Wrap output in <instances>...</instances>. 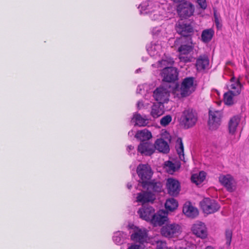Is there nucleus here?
<instances>
[{
    "label": "nucleus",
    "mask_w": 249,
    "mask_h": 249,
    "mask_svg": "<svg viewBox=\"0 0 249 249\" xmlns=\"http://www.w3.org/2000/svg\"><path fill=\"white\" fill-rule=\"evenodd\" d=\"M163 5L157 0H151L141 4L140 12L141 14H149L153 20L160 18L163 12Z\"/></svg>",
    "instance_id": "f257e3e1"
},
{
    "label": "nucleus",
    "mask_w": 249,
    "mask_h": 249,
    "mask_svg": "<svg viewBox=\"0 0 249 249\" xmlns=\"http://www.w3.org/2000/svg\"><path fill=\"white\" fill-rule=\"evenodd\" d=\"M197 118V114L196 111L192 108H188L182 112L180 123L184 128L188 129L195 125Z\"/></svg>",
    "instance_id": "f03ea898"
},
{
    "label": "nucleus",
    "mask_w": 249,
    "mask_h": 249,
    "mask_svg": "<svg viewBox=\"0 0 249 249\" xmlns=\"http://www.w3.org/2000/svg\"><path fill=\"white\" fill-rule=\"evenodd\" d=\"M137 173L140 178L139 184L142 187L150 180L153 172L150 166L146 164H139L137 168Z\"/></svg>",
    "instance_id": "7ed1b4c3"
},
{
    "label": "nucleus",
    "mask_w": 249,
    "mask_h": 249,
    "mask_svg": "<svg viewBox=\"0 0 249 249\" xmlns=\"http://www.w3.org/2000/svg\"><path fill=\"white\" fill-rule=\"evenodd\" d=\"M196 85L195 84V78L187 77L183 79L180 87V94L182 97L189 96L196 89Z\"/></svg>",
    "instance_id": "20e7f679"
},
{
    "label": "nucleus",
    "mask_w": 249,
    "mask_h": 249,
    "mask_svg": "<svg viewBox=\"0 0 249 249\" xmlns=\"http://www.w3.org/2000/svg\"><path fill=\"white\" fill-rule=\"evenodd\" d=\"M203 212L207 214H211L217 212L220 208L219 205L213 199L205 198L200 202Z\"/></svg>",
    "instance_id": "39448f33"
},
{
    "label": "nucleus",
    "mask_w": 249,
    "mask_h": 249,
    "mask_svg": "<svg viewBox=\"0 0 249 249\" xmlns=\"http://www.w3.org/2000/svg\"><path fill=\"white\" fill-rule=\"evenodd\" d=\"M177 32L184 36H188L194 32V26L192 22L182 20L178 21L176 24Z\"/></svg>",
    "instance_id": "423d86ee"
},
{
    "label": "nucleus",
    "mask_w": 249,
    "mask_h": 249,
    "mask_svg": "<svg viewBox=\"0 0 249 249\" xmlns=\"http://www.w3.org/2000/svg\"><path fill=\"white\" fill-rule=\"evenodd\" d=\"M208 124L210 129L215 130L218 128L221 124V120L222 113L221 111L210 110L209 111Z\"/></svg>",
    "instance_id": "0eeeda50"
},
{
    "label": "nucleus",
    "mask_w": 249,
    "mask_h": 249,
    "mask_svg": "<svg viewBox=\"0 0 249 249\" xmlns=\"http://www.w3.org/2000/svg\"><path fill=\"white\" fill-rule=\"evenodd\" d=\"M180 231V226L175 223L167 224L163 226L160 230L162 235L169 238L177 236Z\"/></svg>",
    "instance_id": "6e6552de"
},
{
    "label": "nucleus",
    "mask_w": 249,
    "mask_h": 249,
    "mask_svg": "<svg viewBox=\"0 0 249 249\" xmlns=\"http://www.w3.org/2000/svg\"><path fill=\"white\" fill-rule=\"evenodd\" d=\"M240 122V118L238 116H234L231 118L229 122V131L231 137L230 138L231 143L236 142L240 138V135H238L237 137L235 135L237 126Z\"/></svg>",
    "instance_id": "1a4fd4ad"
},
{
    "label": "nucleus",
    "mask_w": 249,
    "mask_h": 249,
    "mask_svg": "<svg viewBox=\"0 0 249 249\" xmlns=\"http://www.w3.org/2000/svg\"><path fill=\"white\" fill-rule=\"evenodd\" d=\"M194 10L193 4L187 1L179 4L177 7L178 13L181 18H186L191 17L193 15Z\"/></svg>",
    "instance_id": "9d476101"
},
{
    "label": "nucleus",
    "mask_w": 249,
    "mask_h": 249,
    "mask_svg": "<svg viewBox=\"0 0 249 249\" xmlns=\"http://www.w3.org/2000/svg\"><path fill=\"white\" fill-rule=\"evenodd\" d=\"M170 91L167 88L160 86L156 89L154 91L153 96L158 103L164 104L169 101Z\"/></svg>",
    "instance_id": "9b49d317"
},
{
    "label": "nucleus",
    "mask_w": 249,
    "mask_h": 249,
    "mask_svg": "<svg viewBox=\"0 0 249 249\" xmlns=\"http://www.w3.org/2000/svg\"><path fill=\"white\" fill-rule=\"evenodd\" d=\"M163 81L167 83L174 82L178 79V72L177 69L172 67L164 68L161 72Z\"/></svg>",
    "instance_id": "f8f14e48"
},
{
    "label": "nucleus",
    "mask_w": 249,
    "mask_h": 249,
    "mask_svg": "<svg viewBox=\"0 0 249 249\" xmlns=\"http://www.w3.org/2000/svg\"><path fill=\"white\" fill-rule=\"evenodd\" d=\"M166 187L168 194L173 196H177L180 190L179 182L173 178H169L167 179Z\"/></svg>",
    "instance_id": "ddd939ff"
},
{
    "label": "nucleus",
    "mask_w": 249,
    "mask_h": 249,
    "mask_svg": "<svg viewBox=\"0 0 249 249\" xmlns=\"http://www.w3.org/2000/svg\"><path fill=\"white\" fill-rule=\"evenodd\" d=\"M220 183L230 192H233L235 189V183L233 177L229 175H221L218 178Z\"/></svg>",
    "instance_id": "4468645a"
},
{
    "label": "nucleus",
    "mask_w": 249,
    "mask_h": 249,
    "mask_svg": "<svg viewBox=\"0 0 249 249\" xmlns=\"http://www.w3.org/2000/svg\"><path fill=\"white\" fill-rule=\"evenodd\" d=\"M154 213L155 209L148 204L142 205V207L138 211V213L141 218L150 222Z\"/></svg>",
    "instance_id": "2eb2a0df"
},
{
    "label": "nucleus",
    "mask_w": 249,
    "mask_h": 249,
    "mask_svg": "<svg viewBox=\"0 0 249 249\" xmlns=\"http://www.w3.org/2000/svg\"><path fill=\"white\" fill-rule=\"evenodd\" d=\"M147 232L145 229L137 228L134 229L133 233L131 235V239L134 242L143 244L147 240Z\"/></svg>",
    "instance_id": "dca6fc26"
},
{
    "label": "nucleus",
    "mask_w": 249,
    "mask_h": 249,
    "mask_svg": "<svg viewBox=\"0 0 249 249\" xmlns=\"http://www.w3.org/2000/svg\"><path fill=\"white\" fill-rule=\"evenodd\" d=\"M168 213L165 210H160L154 213L151 223L155 226H161L168 220Z\"/></svg>",
    "instance_id": "f3484780"
},
{
    "label": "nucleus",
    "mask_w": 249,
    "mask_h": 249,
    "mask_svg": "<svg viewBox=\"0 0 249 249\" xmlns=\"http://www.w3.org/2000/svg\"><path fill=\"white\" fill-rule=\"evenodd\" d=\"M192 231L194 234L201 238H205L207 236V231L204 223L197 221L195 223L192 227Z\"/></svg>",
    "instance_id": "a211bd4d"
},
{
    "label": "nucleus",
    "mask_w": 249,
    "mask_h": 249,
    "mask_svg": "<svg viewBox=\"0 0 249 249\" xmlns=\"http://www.w3.org/2000/svg\"><path fill=\"white\" fill-rule=\"evenodd\" d=\"M136 199L138 202L141 203L142 205H146L145 203L153 202L155 199V196L146 190L138 193Z\"/></svg>",
    "instance_id": "6ab92c4d"
},
{
    "label": "nucleus",
    "mask_w": 249,
    "mask_h": 249,
    "mask_svg": "<svg viewBox=\"0 0 249 249\" xmlns=\"http://www.w3.org/2000/svg\"><path fill=\"white\" fill-rule=\"evenodd\" d=\"M138 151L142 155L150 156L155 152L154 145L148 142H141L138 147Z\"/></svg>",
    "instance_id": "aec40b11"
},
{
    "label": "nucleus",
    "mask_w": 249,
    "mask_h": 249,
    "mask_svg": "<svg viewBox=\"0 0 249 249\" xmlns=\"http://www.w3.org/2000/svg\"><path fill=\"white\" fill-rule=\"evenodd\" d=\"M154 147L155 150L157 149L159 152L164 154L168 153L170 151L168 142L162 138L158 139L155 141Z\"/></svg>",
    "instance_id": "412c9836"
},
{
    "label": "nucleus",
    "mask_w": 249,
    "mask_h": 249,
    "mask_svg": "<svg viewBox=\"0 0 249 249\" xmlns=\"http://www.w3.org/2000/svg\"><path fill=\"white\" fill-rule=\"evenodd\" d=\"M183 213L188 217L194 218L198 215L197 208L193 206L190 202L186 203L183 207Z\"/></svg>",
    "instance_id": "4be33fe9"
},
{
    "label": "nucleus",
    "mask_w": 249,
    "mask_h": 249,
    "mask_svg": "<svg viewBox=\"0 0 249 249\" xmlns=\"http://www.w3.org/2000/svg\"><path fill=\"white\" fill-rule=\"evenodd\" d=\"M142 187L153 194L154 193L160 192L162 189V186L160 182H154L150 180L146 183V185H144Z\"/></svg>",
    "instance_id": "5701e85b"
},
{
    "label": "nucleus",
    "mask_w": 249,
    "mask_h": 249,
    "mask_svg": "<svg viewBox=\"0 0 249 249\" xmlns=\"http://www.w3.org/2000/svg\"><path fill=\"white\" fill-rule=\"evenodd\" d=\"M193 50V48L190 45H181L178 49V51L179 53V58L181 61L184 62H188L189 61V58L187 56H182L183 54H188L191 53Z\"/></svg>",
    "instance_id": "b1692460"
},
{
    "label": "nucleus",
    "mask_w": 249,
    "mask_h": 249,
    "mask_svg": "<svg viewBox=\"0 0 249 249\" xmlns=\"http://www.w3.org/2000/svg\"><path fill=\"white\" fill-rule=\"evenodd\" d=\"M164 112L163 104L157 103L152 106L151 115L155 118H158L163 114Z\"/></svg>",
    "instance_id": "393cba45"
},
{
    "label": "nucleus",
    "mask_w": 249,
    "mask_h": 249,
    "mask_svg": "<svg viewBox=\"0 0 249 249\" xmlns=\"http://www.w3.org/2000/svg\"><path fill=\"white\" fill-rule=\"evenodd\" d=\"M128 238L126 233L123 231H118L114 233L112 237L113 242L116 245H121L124 243L125 240Z\"/></svg>",
    "instance_id": "a878e982"
},
{
    "label": "nucleus",
    "mask_w": 249,
    "mask_h": 249,
    "mask_svg": "<svg viewBox=\"0 0 249 249\" xmlns=\"http://www.w3.org/2000/svg\"><path fill=\"white\" fill-rule=\"evenodd\" d=\"M132 121L135 123V125L139 126H146L148 123V119L146 116L143 117L138 113H135Z\"/></svg>",
    "instance_id": "bb28decb"
},
{
    "label": "nucleus",
    "mask_w": 249,
    "mask_h": 249,
    "mask_svg": "<svg viewBox=\"0 0 249 249\" xmlns=\"http://www.w3.org/2000/svg\"><path fill=\"white\" fill-rule=\"evenodd\" d=\"M209 60L206 56H200L196 60V66L197 71L205 70L209 65Z\"/></svg>",
    "instance_id": "cd10ccee"
},
{
    "label": "nucleus",
    "mask_w": 249,
    "mask_h": 249,
    "mask_svg": "<svg viewBox=\"0 0 249 249\" xmlns=\"http://www.w3.org/2000/svg\"><path fill=\"white\" fill-rule=\"evenodd\" d=\"M230 81L232 83L230 86V89L229 91H232L234 93V95H238L241 93L242 87L241 83L239 80L235 81L234 76L231 79Z\"/></svg>",
    "instance_id": "c85d7f7f"
},
{
    "label": "nucleus",
    "mask_w": 249,
    "mask_h": 249,
    "mask_svg": "<svg viewBox=\"0 0 249 249\" xmlns=\"http://www.w3.org/2000/svg\"><path fill=\"white\" fill-rule=\"evenodd\" d=\"M135 137L140 140L141 142H146L152 138V134L147 129L138 131Z\"/></svg>",
    "instance_id": "c756f323"
},
{
    "label": "nucleus",
    "mask_w": 249,
    "mask_h": 249,
    "mask_svg": "<svg viewBox=\"0 0 249 249\" xmlns=\"http://www.w3.org/2000/svg\"><path fill=\"white\" fill-rule=\"evenodd\" d=\"M214 30L212 28L204 30L202 32L201 39L205 43L209 42L214 35Z\"/></svg>",
    "instance_id": "7c9ffc66"
},
{
    "label": "nucleus",
    "mask_w": 249,
    "mask_h": 249,
    "mask_svg": "<svg viewBox=\"0 0 249 249\" xmlns=\"http://www.w3.org/2000/svg\"><path fill=\"white\" fill-rule=\"evenodd\" d=\"M205 178L206 173L204 171H200L198 174H193L191 177V180L196 185H198L205 180Z\"/></svg>",
    "instance_id": "2f4dec72"
},
{
    "label": "nucleus",
    "mask_w": 249,
    "mask_h": 249,
    "mask_svg": "<svg viewBox=\"0 0 249 249\" xmlns=\"http://www.w3.org/2000/svg\"><path fill=\"white\" fill-rule=\"evenodd\" d=\"M179 167V165H176L171 161H167L164 163V168L167 172L170 174H173Z\"/></svg>",
    "instance_id": "473e14b6"
},
{
    "label": "nucleus",
    "mask_w": 249,
    "mask_h": 249,
    "mask_svg": "<svg viewBox=\"0 0 249 249\" xmlns=\"http://www.w3.org/2000/svg\"><path fill=\"white\" fill-rule=\"evenodd\" d=\"M165 207L167 210L172 212L178 208V202L175 198H169L165 203Z\"/></svg>",
    "instance_id": "72a5a7b5"
},
{
    "label": "nucleus",
    "mask_w": 249,
    "mask_h": 249,
    "mask_svg": "<svg viewBox=\"0 0 249 249\" xmlns=\"http://www.w3.org/2000/svg\"><path fill=\"white\" fill-rule=\"evenodd\" d=\"M234 93L231 91H228L224 94V102L228 106H231L234 104L233 97L235 96Z\"/></svg>",
    "instance_id": "f704fd0d"
},
{
    "label": "nucleus",
    "mask_w": 249,
    "mask_h": 249,
    "mask_svg": "<svg viewBox=\"0 0 249 249\" xmlns=\"http://www.w3.org/2000/svg\"><path fill=\"white\" fill-rule=\"evenodd\" d=\"M161 49V46L159 44L152 45L150 47L148 48L147 50L151 56L156 55H160V52L159 50Z\"/></svg>",
    "instance_id": "c9c22d12"
},
{
    "label": "nucleus",
    "mask_w": 249,
    "mask_h": 249,
    "mask_svg": "<svg viewBox=\"0 0 249 249\" xmlns=\"http://www.w3.org/2000/svg\"><path fill=\"white\" fill-rule=\"evenodd\" d=\"M178 144L176 146V148L178 154L180 159H181V156L184 157V147L183 142L180 138L177 140Z\"/></svg>",
    "instance_id": "e433bc0d"
},
{
    "label": "nucleus",
    "mask_w": 249,
    "mask_h": 249,
    "mask_svg": "<svg viewBox=\"0 0 249 249\" xmlns=\"http://www.w3.org/2000/svg\"><path fill=\"white\" fill-rule=\"evenodd\" d=\"M172 121V117L170 115H168L163 117L160 121V124L163 126L167 125Z\"/></svg>",
    "instance_id": "4c0bfd02"
},
{
    "label": "nucleus",
    "mask_w": 249,
    "mask_h": 249,
    "mask_svg": "<svg viewBox=\"0 0 249 249\" xmlns=\"http://www.w3.org/2000/svg\"><path fill=\"white\" fill-rule=\"evenodd\" d=\"M232 232L230 230H227L225 231V238L226 240V244L229 247L231 245L232 239Z\"/></svg>",
    "instance_id": "58836bf2"
},
{
    "label": "nucleus",
    "mask_w": 249,
    "mask_h": 249,
    "mask_svg": "<svg viewBox=\"0 0 249 249\" xmlns=\"http://www.w3.org/2000/svg\"><path fill=\"white\" fill-rule=\"evenodd\" d=\"M156 246L157 249H166V243L161 240H158L156 241Z\"/></svg>",
    "instance_id": "ea45409f"
},
{
    "label": "nucleus",
    "mask_w": 249,
    "mask_h": 249,
    "mask_svg": "<svg viewBox=\"0 0 249 249\" xmlns=\"http://www.w3.org/2000/svg\"><path fill=\"white\" fill-rule=\"evenodd\" d=\"M200 8L202 9H205L207 8V3L206 0H196Z\"/></svg>",
    "instance_id": "a19ab883"
},
{
    "label": "nucleus",
    "mask_w": 249,
    "mask_h": 249,
    "mask_svg": "<svg viewBox=\"0 0 249 249\" xmlns=\"http://www.w3.org/2000/svg\"><path fill=\"white\" fill-rule=\"evenodd\" d=\"M174 62V61L173 60V59H171V58H169L168 60H165V59H162L161 60V61H160V63L161 65H166V64L167 65H172Z\"/></svg>",
    "instance_id": "79ce46f5"
},
{
    "label": "nucleus",
    "mask_w": 249,
    "mask_h": 249,
    "mask_svg": "<svg viewBox=\"0 0 249 249\" xmlns=\"http://www.w3.org/2000/svg\"><path fill=\"white\" fill-rule=\"evenodd\" d=\"M161 32V28L160 27H156L152 29V33L154 36H158Z\"/></svg>",
    "instance_id": "37998d69"
},
{
    "label": "nucleus",
    "mask_w": 249,
    "mask_h": 249,
    "mask_svg": "<svg viewBox=\"0 0 249 249\" xmlns=\"http://www.w3.org/2000/svg\"><path fill=\"white\" fill-rule=\"evenodd\" d=\"M127 249H141L139 245H133L128 248Z\"/></svg>",
    "instance_id": "c03bdc74"
},
{
    "label": "nucleus",
    "mask_w": 249,
    "mask_h": 249,
    "mask_svg": "<svg viewBox=\"0 0 249 249\" xmlns=\"http://www.w3.org/2000/svg\"><path fill=\"white\" fill-rule=\"evenodd\" d=\"M134 149V147L132 145H128L127 146V150L128 151V152H130V150H133Z\"/></svg>",
    "instance_id": "a18cd8bd"
},
{
    "label": "nucleus",
    "mask_w": 249,
    "mask_h": 249,
    "mask_svg": "<svg viewBox=\"0 0 249 249\" xmlns=\"http://www.w3.org/2000/svg\"><path fill=\"white\" fill-rule=\"evenodd\" d=\"M137 105L138 108H140V106H143V104H142V102L138 101L137 104Z\"/></svg>",
    "instance_id": "49530a36"
},
{
    "label": "nucleus",
    "mask_w": 249,
    "mask_h": 249,
    "mask_svg": "<svg viewBox=\"0 0 249 249\" xmlns=\"http://www.w3.org/2000/svg\"><path fill=\"white\" fill-rule=\"evenodd\" d=\"M127 187L128 189H130L132 188V185L130 183L127 184Z\"/></svg>",
    "instance_id": "de8ad7c7"
},
{
    "label": "nucleus",
    "mask_w": 249,
    "mask_h": 249,
    "mask_svg": "<svg viewBox=\"0 0 249 249\" xmlns=\"http://www.w3.org/2000/svg\"><path fill=\"white\" fill-rule=\"evenodd\" d=\"M215 23H216L217 22H218V19L217 18L215 17Z\"/></svg>",
    "instance_id": "09e8293b"
},
{
    "label": "nucleus",
    "mask_w": 249,
    "mask_h": 249,
    "mask_svg": "<svg viewBox=\"0 0 249 249\" xmlns=\"http://www.w3.org/2000/svg\"><path fill=\"white\" fill-rule=\"evenodd\" d=\"M140 69H137L136 71V73H138V72H139V71H140Z\"/></svg>",
    "instance_id": "8fccbe9b"
},
{
    "label": "nucleus",
    "mask_w": 249,
    "mask_h": 249,
    "mask_svg": "<svg viewBox=\"0 0 249 249\" xmlns=\"http://www.w3.org/2000/svg\"><path fill=\"white\" fill-rule=\"evenodd\" d=\"M131 132H132V131H129V132H128V135H129L130 134V133H131Z\"/></svg>",
    "instance_id": "3c124183"
},
{
    "label": "nucleus",
    "mask_w": 249,
    "mask_h": 249,
    "mask_svg": "<svg viewBox=\"0 0 249 249\" xmlns=\"http://www.w3.org/2000/svg\"><path fill=\"white\" fill-rule=\"evenodd\" d=\"M165 85L168 86V85H169V84H165Z\"/></svg>",
    "instance_id": "603ef678"
}]
</instances>
